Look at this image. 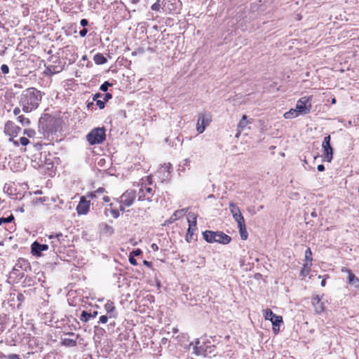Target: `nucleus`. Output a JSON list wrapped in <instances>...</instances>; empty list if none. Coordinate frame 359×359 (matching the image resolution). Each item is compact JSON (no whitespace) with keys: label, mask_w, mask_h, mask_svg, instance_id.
I'll list each match as a JSON object with an SVG mask.
<instances>
[{"label":"nucleus","mask_w":359,"mask_h":359,"mask_svg":"<svg viewBox=\"0 0 359 359\" xmlns=\"http://www.w3.org/2000/svg\"><path fill=\"white\" fill-rule=\"evenodd\" d=\"M44 93L35 88H28L24 90L19 97V105L25 113H30L36 109L42 100Z\"/></svg>","instance_id":"1"},{"label":"nucleus","mask_w":359,"mask_h":359,"mask_svg":"<svg viewBox=\"0 0 359 359\" xmlns=\"http://www.w3.org/2000/svg\"><path fill=\"white\" fill-rule=\"evenodd\" d=\"M203 238L210 243H219L228 244L231 242V238L222 231H205L203 233Z\"/></svg>","instance_id":"2"},{"label":"nucleus","mask_w":359,"mask_h":359,"mask_svg":"<svg viewBox=\"0 0 359 359\" xmlns=\"http://www.w3.org/2000/svg\"><path fill=\"white\" fill-rule=\"evenodd\" d=\"M106 135L104 128H95L93 129L86 136L90 144H98L105 140Z\"/></svg>","instance_id":"3"},{"label":"nucleus","mask_w":359,"mask_h":359,"mask_svg":"<svg viewBox=\"0 0 359 359\" xmlns=\"http://www.w3.org/2000/svg\"><path fill=\"white\" fill-rule=\"evenodd\" d=\"M295 107L297 111L301 115H306L310 113L312 105H311V97H301L296 104Z\"/></svg>","instance_id":"4"},{"label":"nucleus","mask_w":359,"mask_h":359,"mask_svg":"<svg viewBox=\"0 0 359 359\" xmlns=\"http://www.w3.org/2000/svg\"><path fill=\"white\" fill-rule=\"evenodd\" d=\"M136 198L135 191L133 190H127L123 193L119 199L120 210L123 211L124 207H130L133 205Z\"/></svg>","instance_id":"5"},{"label":"nucleus","mask_w":359,"mask_h":359,"mask_svg":"<svg viewBox=\"0 0 359 359\" xmlns=\"http://www.w3.org/2000/svg\"><path fill=\"white\" fill-rule=\"evenodd\" d=\"M330 135L324 137L322 143L324 161L331 162L333 158V149L330 145Z\"/></svg>","instance_id":"6"},{"label":"nucleus","mask_w":359,"mask_h":359,"mask_svg":"<svg viewBox=\"0 0 359 359\" xmlns=\"http://www.w3.org/2000/svg\"><path fill=\"white\" fill-rule=\"evenodd\" d=\"M180 4V0H163L162 11L168 13H178Z\"/></svg>","instance_id":"7"},{"label":"nucleus","mask_w":359,"mask_h":359,"mask_svg":"<svg viewBox=\"0 0 359 359\" xmlns=\"http://www.w3.org/2000/svg\"><path fill=\"white\" fill-rule=\"evenodd\" d=\"M210 118L208 116L203 113L200 114L196 123L197 132L199 134L203 133L205 131V128L210 124Z\"/></svg>","instance_id":"8"},{"label":"nucleus","mask_w":359,"mask_h":359,"mask_svg":"<svg viewBox=\"0 0 359 359\" xmlns=\"http://www.w3.org/2000/svg\"><path fill=\"white\" fill-rule=\"evenodd\" d=\"M264 318L266 320H270L273 325H280L283 323V318L280 316H276L271 309H266L264 311Z\"/></svg>","instance_id":"9"},{"label":"nucleus","mask_w":359,"mask_h":359,"mask_svg":"<svg viewBox=\"0 0 359 359\" xmlns=\"http://www.w3.org/2000/svg\"><path fill=\"white\" fill-rule=\"evenodd\" d=\"M21 128L12 121H7L4 126V133L10 137H16L20 132Z\"/></svg>","instance_id":"10"},{"label":"nucleus","mask_w":359,"mask_h":359,"mask_svg":"<svg viewBox=\"0 0 359 359\" xmlns=\"http://www.w3.org/2000/svg\"><path fill=\"white\" fill-rule=\"evenodd\" d=\"M48 238L50 240V247L55 252H59L61 245V239L64 241L62 233H59L50 234Z\"/></svg>","instance_id":"11"},{"label":"nucleus","mask_w":359,"mask_h":359,"mask_svg":"<svg viewBox=\"0 0 359 359\" xmlns=\"http://www.w3.org/2000/svg\"><path fill=\"white\" fill-rule=\"evenodd\" d=\"M90 210V201H88L85 196H81L79 204L76 206L78 215H86Z\"/></svg>","instance_id":"12"},{"label":"nucleus","mask_w":359,"mask_h":359,"mask_svg":"<svg viewBox=\"0 0 359 359\" xmlns=\"http://www.w3.org/2000/svg\"><path fill=\"white\" fill-rule=\"evenodd\" d=\"M153 193L154 191L151 187H144L143 185L142 184V187L140 189L138 192V200H147L149 201H151V196L153 195Z\"/></svg>","instance_id":"13"},{"label":"nucleus","mask_w":359,"mask_h":359,"mask_svg":"<svg viewBox=\"0 0 359 359\" xmlns=\"http://www.w3.org/2000/svg\"><path fill=\"white\" fill-rule=\"evenodd\" d=\"M48 248V245L46 244H40L35 241L32 245V253L34 256H41V252L47 250Z\"/></svg>","instance_id":"14"},{"label":"nucleus","mask_w":359,"mask_h":359,"mask_svg":"<svg viewBox=\"0 0 359 359\" xmlns=\"http://www.w3.org/2000/svg\"><path fill=\"white\" fill-rule=\"evenodd\" d=\"M312 304L316 313H320L324 311V304L320 301L318 295H316L312 298Z\"/></svg>","instance_id":"15"},{"label":"nucleus","mask_w":359,"mask_h":359,"mask_svg":"<svg viewBox=\"0 0 359 359\" xmlns=\"http://www.w3.org/2000/svg\"><path fill=\"white\" fill-rule=\"evenodd\" d=\"M189 227L187 231V233L186 236V240L188 242H190V241L192 239V236L194 234L195 231L196 230V217H194V221L191 222L190 220H189Z\"/></svg>","instance_id":"16"},{"label":"nucleus","mask_w":359,"mask_h":359,"mask_svg":"<svg viewBox=\"0 0 359 359\" xmlns=\"http://www.w3.org/2000/svg\"><path fill=\"white\" fill-rule=\"evenodd\" d=\"M104 309L107 313L109 315V318L116 317V308L112 302L108 301L104 305Z\"/></svg>","instance_id":"17"},{"label":"nucleus","mask_w":359,"mask_h":359,"mask_svg":"<svg viewBox=\"0 0 359 359\" xmlns=\"http://www.w3.org/2000/svg\"><path fill=\"white\" fill-rule=\"evenodd\" d=\"M79 337V334L76 335L75 339L64 338L62 339L61 344L62 346L67 347H74L77 344L76 339Z\"/></svg>","instance_id":"18"},{"label":"nucleus","mask_w":359,"mask_h":359,"mask_svg":"<svg viewBox=\"0 0 359 359\" xmlns=\"http://www.w3.org/2000/svg\"><path fill=\"white\" fill-rule=\"evenodd\" d=\"M58 121L53 118H49L48 121V123L46 126V129L47 131L53 133H55L57 131V128L55 127V125L57 123Z\"/></svg>","instance_id":"19"},{"label":"nucleus","mask_w":359,"mask_h":359,"mask_svg":"<svg viewBox=\"0 0 359 359\" xmlns=\"http://www.w3.org/2000/svg\"><path fill=\"white\" fill-rule=\"evenodd\" d=\"M348 282L351 286L359 290V278L353 273H349V276H348Z\"/></svg>","instance_id":"20"},{"label":"nucleus","mask_w":359,"mask_h":359,"mask_svg":"<svg viewBox=\"0 0 359 359\" xmlns=\"http://www.w3.org/2000/svg\"><path fill=\"white\" fill-rule=\"evenodd\" d=\"M300 115L301 114H299V112L297 111V108L295 107L294 109H291L288 111L285 112L283 114V116L286 119H291L296 118Z\"/></svg>","instance_id":"21"},{"label":"nucleus","mask_w":359,"mask_h":359,"mask_svg":"<svg viewBox=\"0 0 359 359\" xmlns=\"http://www.w3.org/2000/svg\"><path fill=\"white\" fill-rule=\"evenodd\" d=\"M239 229V233L242 240L245 241L248 239V233L247 231L245 223L238 225Z\"/></svg>","instance_id":"22"},{"label":"nucleus","mask_w":359,"mask_h":359,"mask_svg":"<svg viewBox=\"0 0 359 359\" xmlns=\"http://www.w3.org/2000/svg\"><path fill=\"white\" fill-rule=\"evenodd\" d=\"M250 123H251V121H248V116L246 115H243L238 124V128L239 129V133H241V131L243 130L244 128H245L247 125Z\"/></svg>","instance_id":"23"},{"label":"nucleus","mask_w":359,"mask_h":359,"mask_svg":"<svg viewBox=\"0 0 359 359\" xmlns=\"http://www.w3.org/2000/svg\"><path fill=\"white\" fill-rule=\"evenodd\" d=\"M93 60L96 65H103L107 62V58L102 53L95 54Z\"/></svg>","instance_id":"24"},{"label":"nucleus","mask_w":359,"mask_h":359,"mask_svg":"<svg viewBox=\"0 0 359 359\" xmlns=\"http://www.w3.org/2000/svg\"><path fill=\"white\" fill-rule=\"evenodd\" d=\"M311 263L309 264L307 263L304 264V266L302 268L301 271H300V276L302 278H304L305 277H306L309 275V273L311 271Z\"/></svg>","instance_id":"25"},{"label":"nucleus","mask_w":359,"mask_h":359,"mask_svg":"<svg viewBox=\"0 0 359 359\" xmlns=\"http://www.w3.org/2000/svg\"><path fill=\"white\" fill-rule=\"evenodd\" d=\"M229 208L232 215H235V214L241 212L240 208L233 202L229 203Z\"/></svg>","instance_id":"26"},{"label":"nucleus","mask_w":359,"mask_h":359,"mask_svg":"<svg viewBox=\"0 0 359 359\" xmlns=\"http://www.w3.org/2000/svg\"><path fill=\"white\" fill-rule=\"evenodd\" d=\"M62 70L60 67H57L55 65H49L46 67V71L49 72L51 74L59 73Z\"/></svg>","instance_id":"27"},{"label":"nucleus","mask_w":359,"mask_h":359,"mask_svg":"<svg viewBox=\"0 0 359 359\" xmlns=\"http://www.w3.org/2000/svg\"><path fill=\"white\" fill-rule=\"evenodd\" d=\"M234 220L237 222L238 225L243 224L245 222V219L241 212L238 214H235V215H232Z\"/></svg>","instance_id":"28"},{"label":"nucleus","mask_w":359,"mask_h":359,"mask_svg":"<svg viewBox=\"0 0 359 359\" xmlns=\"http://www.w3.org/2000/svg\"><path fill=\"white\" fill-rule=\"evenodd\" d=\"M91 316H92L91 313H88L86 311H83L81 314V316H80V320L82 322L86 323V322H88L90 320Z\"/></svg>","instance_id":"29"},{"label":"nucleus","mask_w":359,"mask_h":359,"mask_svg":"<svg viewBox=\"0 0 359 359\" xmlns=\"http://www.w3.org/2000/svg\"><path fill=\"white\" fill-rule=\"evenodd\" d=\"M162 1L161 0H157L151 7V10L155 11H162Z\"/></svg>","instance_id":"30"},{"label":"nucleus","mask_w":359,"mask_h":359,"mask_svg":"<svg viewBox=\"0 0 359 359\" xmlns=\"http://www.w3.org/2000/svg\"><path fill=\"white\" fill-rule=\"evenodd\" d=\"M17 119L22 126H28L30 123L29 119L23 115L18 116Z\"/></svg>","instance_id":"31"},{"label":"nucleus","mask_w":359,"mask_h":359,"mask_svg":"<svg viewBox=\"0 0 359 359\" xmlns=\"http://www.w3.org/2000/svg\"><path fill=\"white\" fill-rule=\"evenodd\" d=\"M13 220H14V217L13 215H11L8 217H1L0 218V226L5 223H10Z\"/></svg>","instance_id":"32"},{"label":"nucleus","mask_w":359,"mask_h":359,"mask_svg":"<svg viewBox=\"0 0 359 359\" xmlns=\"http://www.w3.org/2000/svg\"><path fill=\"white\" fill-rule=\"evenodd\" d=\"M23 134L25 135H27L28 137H34L36 135V132L34 130L29 128V129H25Z\"/></svg>","instance_id":"33"},{"label":"nucleus","mask_w":359,"mask_h":359,"mask_svg":"<svg viewBox=\"0 0 359 359\" xmlns=\"http://www.w3.org/2000/svg\"><path fill=\"white\" fill-rule=\"evenodd\" d=\"M111 86V83H109L108 81H105L100 86V89L103 92H106L107 91L108 88Z\"/></svg>","instance_id":"34"},{"label":"nucleus","mask_w":359,"mask_h":359,"mask_svg":"<svg viewBox=\"0 0 359 359\" xmlns=\"http://www.w3.org/2000/svg\"><path fill=\"white\" fill-rule=\"evenodd\" d=\"M194 353L196 355H201L203 353V350L201 347H198L196 346H194Z\"/></svg>","instance_id":"35"},{"label":"nucleus","mask_w":359,"mask_h":359,"mask_svg":"<svg viewBox=\"0 0 359 359\" xmlns=\"http://www.w3.org/2000/svg\"><path fill=\"white\" fill-rule=\"evenodd\" d=\"M20 142L22 145L27 146L29 143V140L25 137H22L20 138Z\"/></svg>","instance_id":"36"},{"label":"nucleus","mask_w":359,"mask_h":359,"mask_svg":"<svg viewBox=\"0 0 359 359\" xmlns=\"http://www.w3.org/2000/svg\"><path fill=\"white\" fill-rule=\"evenodd\" d=\"M1 70L3 74H6L9 72V67L7 65H2L1 67Z\"/></svg>","instance_id":"37"},{"label":"nucleus","mask_w":359,"mask_h":359,"mask_svg":"<svg viewBox=\"0 0 359 359\" xmlns=\"http://www.w3.org/2000/svg\"><path fill=\"white\" fill-rule=\"evenodd\" d=\"M311 255V251L309 248H308L305 252V258L306 260L311 262L312 259L310 257Z\"/></svg>","instance_id":"38"},{"label":"nucleus","mask_w":359,"mask_h":359,"mask_svg":"<svg viewBox=\"0 0 359 359\" xmlns=\"http://www.w3.org/2000/svg\"><path fill=\"white\" fill-rule=\"evenodd\" d=\"M108 317L107 316H101L99 319V323L102 324H104L107 322Z\"/></svg>","instance_id":"39"},{"label":"nucleus","mask_w":359,"mask_h":359,"mask_svg":"<svg viewBox=\"0 0 359 359\" xmlns=\"http://www.w3.org/2000/svg\"><path fill=\"white\" fill-rule=\"evenodd\" d=\"M141 254H142V250L140 249H136L130 253V255L134 257V256H138Z\"/></svg>","instance_id":"40"},{"label":"nucleus","mask_w":359,"mask_h":359,"mask_svg":"<svg viewBox=\"0 0 359 359\" xmlns=\"http://www.w3.org/2000/svg\"><path fill=\"white\" fill-rule=\"evenodd\" d=\"M129 262L133 266L137 265V260L134 258V257H133L131 255H130Z\"/></svg>","instance_id":"41"},{"label":"nucleus","mask_w":359,"mask_h":359,"mask_svg":"<svg viewBox=\"0 0 359 359\" xmlns=\"http://www.w3.org/2000/svg\"><path fill=\"white\" fill-rule=\"evenodd\" d=\"M7 359H21L18 355L12 353L7 356Z\"/></svg>","instance_id":"42"},{"label":"nucleus","mask_w":359,"mask_h":359,"mask_svg":"<svg viewBox=\"0 0 359 359\" xmlns=\"http://www.w3.org/2000/svg\"><path fill=\"white\" fill-rule=\"evenodd\" d=\"M98 195L96 194V193L95 191L93 192H90V193H88L86 196H85L86 198H96L97 197Z\"/></svg>","instance_id":"43"},{"label":"nucleus","mask_w":359,"mask_h":359,"mask_svg":"<svg viewBox=\"0 0 359 359\" xmlns=\"http://www.w3.org/2000/svg\"><path fill=\"white\" fill-rule=\"evenodd\" d=\"M96 104L100 109H103L104 107V101L97 100Z\"/></svg>","instance_id":"44"},{"label":"nucleus","mask_w":359,"mask_h":359,"mask_svg":"<svg viewBox=\"0 0 359 359\" xmlns=\"http://www.w3.org/2000/svg\"><path fill=\"white\" fill-rule=\"evenodd\" d=\"M88 33V29L86 28H83L82 29L80 32H79V34L81 37H84L86 36Z\"/></svg>","instance_id":"45"},{"label":"nucleus","mask_w":359,"mask_h":359,"mask_svg":"<svg viewBox=\"0 0 359 359\" xmlns=\"http://www.w3.org/2000/svg\"><path fill=\"white\" fill-rule=\"evenodd\" d=\"M111 215L114 218H118L119 217V212L118 210H111Z\"/></svg>","instance_id":"46"},{"label":"nucleus","mask_w":359,"mask_h":359,"mask_svg":"<svg viewBox=\"0 0 359 359\" xmlns=\"http://www.w3.org/2000/svg\"><path fill=\"white\" fill-rule=\"evenodd\" d=\"M97 195L102 194L105 192V189L102 187L98 188L96 191H95Z\"/></svg>","instance_id":"47"},{"label":"nucleus","mask_w":359,"mask_h":359,"mask_svg":"<svg viewBox=\"0 0 359 359\" xmlns=\"http://www.w3.org/2000/svg\"><path fill=\"white\" fill-rule=\"evenodd\" d=\"M80 24L82 27H85L86 26H87L88 25V21L86 19H82L80 21Z\"/></svg>","instance_id":"48"},{"label":"nucleus","mask_w":359,"mask_h":359,"mask_svg":"<svg viewBox=\"0 0 359 359\" xmlns=\"http://www.w3.org/2000/svg\"><path fill=\"white\" fill-rule=\"evenodd\" d=\"M103 96H104V101H107L112 97V96L110 93H105L103 95Z\"/></svg>","instance_id":"49"},{"label":"nucleus","mask_w":359,"mask_h":359,"mask_svg":"<svg viewBox=\"0 0 359 359\" xmlns=\"http://www.w3.org/2000/svg\"><path fill=\"white\" fill-rule=\"evenodd\" d=\"M21 111V109L20 107H15L14 109H13V114L15 115V116H18L20 114Z\"/></svg>","instance_id":"50"},{"label":"nucleus","mask_w":359,"mask_h":359,"mask_svg":"<svg viewBox=\"0 0 359 359\" xmlns=\"http://www.w3.org/2000/svg\"><path fill=\"white\" fill-rule=\"evenodd\" d=\"M280 326V325H278V326L273 325V331L275 334H277L279 332Z\"/></svg>","instance_id":"51"},{"label":"nucleus","mask_w":359,"mask_h":359,"mask_svg":"<svg viewBox=\"0 0 359 359\" xmlns=\"http://www.w3.org/2000/svg\"><path fill=\"white\" fill-rule=\"evenodd\" d=\"M151 248L154 251H158V246L156 243H153L151 245Z\"/></svg>","instance_id":"52"},{"label":"nucleus","mask_w":359,"mask_h":359,"mask_svg":"<svg viewBox=\"0 0 359 359\" xmlns=\"http://www.w3.org/2000/svg\"><path fill=\"white\" fill-rule=\"evenodd\" d=\"M317 169L318 171L322 172L325 170V166L323 164H320L318 165Z\"/></svg>","instance_id":"53"},{"label":"nucleus","mask_w":359,"mask_h":359,"mask_svg":"<svg viewBox=\"0 0 359 359\" xmlns=\"http://www.w3.org/2000/svg\"><path fill=\"white\" fill-rule=\"evenodd\" d=\"M341 271L342 272H346L348 273V276H349V273H352L351 270H349L348 269L346 268V267H343L341 269Z\"/></svg>","instance_id":"54"},{"label":"nucleus","mask_w":359,"mask_h":359,"mask_svg":"<svg viewBox=\"0 0 359 359\" xmlns=\"http://www.w3.org/2000/svg\"><path fill=\"white\" fill-rule=\"evenodd\" d=\"M102 199H103V201H104L105 203H108V202H109V201H110V199H109V198L108 196H104V197L102 198Z\"/></svg>","instance_id":"55"},{"label":"nucleus","mask_w":359,"mask_h":359,"mask_svg":"<svg viewBox=\"0 0 359 359\" xmlns=\"http://www.w3.org/2000/svg\"><path fill=\"white\" fill-rule=\"evenodd\" d=\"M143 263H144V265H146V266H149V267H150V266H151V262H148V261H147V260H144V261L143 262Z\"/></svg>","instance_id":"56"},{"label":"nucleus","mask_w":359,"mask_h":359,"mask_svg":"<svg viewBox=\"0 0 359 359\" xmlns=\"http://www.w3.org/2000/svg\"><path fill=\"white\" fill-rule=\"evenodd\" d=\"M177 214V212L176 211V212L173 214L172 217L170 218V219H171V220H175V219H176Z\"/></svg>","instance_id":"57"},{"label":"nucleus","mask_w":359,"mask_h":359,"mask_svg":"<svg viewBox=\"0 0 359 359\" xmlns=\"http://www.w3.org/2000/svg\"><path fill=\"white\" fill-rule=\"evenodd\" d=\"M311 215L313 217H317V213L316 211H313L311 214Z\"/></svg>","instance_id":"58"},{"label":"nucleus","mask_w":359,"mask_h":359,"mask_svg":"<svg viewBox=\"0 0 359 359\" xmlns=\"http://www.w3.org/2000/svg\"><path fill=\"white\" fill-rule=\"evenodd\" d=\"M325 284H326V281H325V279H323V280L321 281L320 285H321V286H322V287H325Z\"/></svg>","instance_id":"59"},{"label":"nucleus","mask_w":359,"mask_h":359,"mask_svg":"<svg viewBox=\"0 0 359 359\" xmlns=\"http://www.w3.org/2000/svg\"><path fill=\"white\" fill-rule=\"evenodd\" d=\"M100 96V94H95L94 97H93V100H97V98L99 97Z\"/></svg>","instance_id":"60"},{"label":"nucleus","mask_w":359,"mask_h":359,"mask_svg":"<svg viewBox=\"0 0 359 359\" xmlns=\"http://www.w3.org/2000/svg\"><path fill=\"white\" fill-rule=\"evenodd\" d=\"M13 144L15 147H18V146H19V142H18L17 140L13 141Z\"/></svg>","instance_id":"61"},{"label":"nucleus","mask_w":359,"mask_h":359,"mask_svg":"<svg viewBox=\"0 0 359 359\" xmlns=\"http://www.w3.org/2000/svg\"><path fill=\"white\" fill-rule=\"evenodd\" d=\"M200 344V341L198 339H197L196 341H195V346H198V344Z\"/></svg>","instance_id":"62"},{"label":"nucleus","mask_w":359,"mask_h":359,"mask_svg":"<svg viewBox=\"0 0 359 359\" xmlns=\"http://www.w3.org/2000/svg\"><path fill=\"white\" fill-rule=\"evenodd\" d=\"M131 3L135 4H137L140 0H130Z\"/></svg>","instance_id":"63"},{"label":"nucleus","mask_w":359,"mask_h":359,"mask_svg":"<svg viewBox=\"0 0 359 359\" xmlns=\"http://www.w3.org/2000/svg\"><path fill=\"white\" fill-rule=\"evenodd\" d=\"M166 341H167V339H166V338H163V339H161V342H162V344H165L166 343Z\"/></svg>","instance_id":"64"}]
</instances>
